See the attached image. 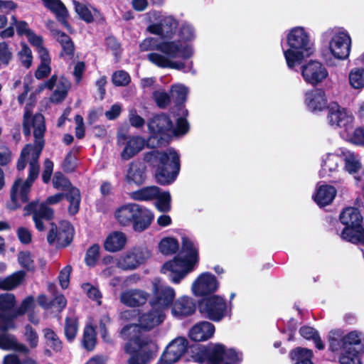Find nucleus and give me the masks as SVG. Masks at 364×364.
Instances as JSON below:
<instances>
[{"mask_svg": "<svg viewBox=\"0 0 364 364\" xmlns=\"http://www.w3.org/2000/svg\"><path fill=\"white\" fill-rule=\"evenodd\" d=\"M323 42L328 45L331 54L337 59L344 60L350 54L351 38L343 28L327 29L322 35Z\"/></svg>", "mask_w": 364, "mask_h": 364, "instance_id": "obj_8", "label": "nucleus"}, {"mask_svg": "<svg viewBox=\"0 0 364 364\" xmlns=\"http://www.w3.org/2000/svg\"><path fill=\"white\" fill-rule=\"evenodd\" d=\"M18 261L19 264L28 270H33L34 269L33 260L31 258V255L28 252H21L18 256Z\"/></svg>", "mask_w": 364, "mask_h": 364, "instance_id": "obj_61", "label": "nucleus"}, {"mask_svg": "<svg viewBox=\"0 0 364 364\" xmlns=\"http://www.w3.org/2000/svg\"><path fill=\"white\" fill-rule=\"evenodd\" d=\"M74 6L75 9V11L77 13V14L80 16V17L85 21L86 22H91L93 20V16L91 13V11L89 9V8L80 2L74 1Z\"/></svg>", "mask_w": 364, "mask_h": 364, "instance_id": "obj_56", "label": "nucleus"}, {"mask_svg": "<svg viewBox=\"0 0 364 364\" xmlns=\"http://www.w3.org/2000/svg\"><path fill=\"white\" fill-rule=\"evenodd\" d=\"M329 348L333 352L343 350L340 357L341 364H362L360 352L363 350L360 335L352 331L344 335L341 330H333L329 333Z\"/></svg>", "mask_w": 364, "mask_h": 364, "instance_id": "obj_3", "label": "nucleus"}, {"mask_svg": "<svg viewBox=\"0 0 364 364\" xmlns=\"http://www.w3.org/2000/svg\"><path fill=\"white\" fill-rule=\"evenodd\" d=\"M66 191L67 193L65 196L66 197L68 201L70 203L68 206V212L70 215H75L79 210L81 200L80 191L77 188L72 186Z\"/></svg>", "mask_w": 364, "mask_h": 364, "instance_id": "obj_42", "label": "nucleus"}, {"mask_svg": "<svg viewBox=\"0 0 364 364\" xmlns=\"http://www.w3.org/2000/svg\"><path fill=\"white\" fill-rule=\"evenodd\" d=\"M44 6L54 13L58 19L66 26L68 11L60 0H42Z\"/></svg>", "mask_w": 364, "mask_h": 364, "instance_id": "obj_39", "label": "nucleus"}, {"mask_svg": "<svg viewBox=\"0 0 364 364\" xmlns=\"http://www.w3.org/2000/svg\"><path fill=\"white\" fill-rule=\"evenodd\" d=\"M157 186H148L140 190L132 192L130 197L135 200H149L155 199L159 194Z\"/></svg>", "mask_w": 364, "mask_h": 364, "instance_id": "obj_41", "label": "nucleus"}, {"mask_svg": "<svg viewBox=\"0 0 364 364\" xmlns=\"http://www.w3.org/2000/svg\"><path fill=\"white\" fill-rule=\"evenodd\" d=\"M152 286L153 297L150 304L165 313L173 302L176 296L175 290L170 286L162 284L158 279L152 282Z\"/></svg>", "mask_w": 364, "mask_h": 364, "instance_id": "obj_14", "label": "nucleus"}, {"mask_svg": "<svg viewBox=\"0 0 364 364\" xmlns=\"http://www.w3.org/2000/svg\"><path fill=\"white\" fill-rule=\"evenodd\" d=\"M35 306V299L33 296H30L26 297L21 303V306L16 309L15 314L11 315V317L16 318L18 316L24 314L28 311H30Z\"/></svg>", "mask_w": 364, "mask_h": 364, "instance_id": "obj_57", "label": "nucleus"}, {"mask_svg": "<svg viewBox=\"0 0 364 364\" xmlns=\"http://www.w3.org/2000/svg\"><path fill=\"white\" fill-rule=\"evenodd\" d=\"M146 143L145 139L139 135L124 134L117 135L118 145L123 146L120 156L124 161H128L136 156L144 149Z\"/></svg>", "mask_w": 364, "mask_h": 364, "instance_id": "obj_16", "label": "nucleus"}, {"mask_svg": "<svg viewBox=\"0 0 364 364\" xmlns=\"http://www.w3.org/2000/svg\"><path fill=\"white\" fill-rule=\"evenodd\" d=\"M340 220L346 225L345 228L355 229L359 228L363 221V217L357 208L348 207L340 214Z\"/></svg>", "mask_w": 364, "mask_h": 364, "instance_id": "obj_32", "label": "nucleus"}, {"mask_svg": "<svg viewBox=\"0 0 364 364\" xmlns=\"http://www.w3.org/2000/svg\"><path fill=\"white\" fill-rule=\"evenodd\" d=\"M82 346L87 350L91 351L96 345V333L92 326H86L82 341Z\"/></svg>", "mask_w": 364, "mask_h": 364, "instance_id": "obj_47", "label": "nucleus"}, {"mask_svg": "<svg viewBox=\"0 0 364 364\" xmlns=\"http://www.w3.org/2000/svg\"><path fill=\"white\" fill-rule=\"evenodd\" d=\"M336 193L333 186L321 185L318 188L316 194L314 196V199L319 206H325L333 200Z\"/></svg>", "mask_w": 364, "mask_h": 364, "instance_id": "obj_35", "label": "nucleus"}, {"mask_svg": "<svg viewBox=\"0 0 364 364\" xmlns=\"http://www.w3.org/2000/svg\"><path fill=\"white\" fill-rule=\"evenodd\" d=\"M312 356L311 350L302 348H297L290 353V357L295 362L294 364H313Z\"/></svg>", "mask_w": 364, "mask_h": 364, "instance_id": "obj_45", "label": "nucleus"}, {"mask_svg": "<svg viewBox=\"0 0 364 364\" xmlns=\"http://www.w3.org/2000/svg\"><path fill=\"white\" fill-rule=\"evenodd\" d=\"M178 247V241L173 237H165L159 244V251L164 255H171L176 253Z\"/></svg>", "mask_w": 364, "mask_h": 364, "instance_id": "obj_46", "label": "nucleus"}, {"mask_svg": "<svg viewBox=\"0 0 364 364\" xmlns=\"http://www.w3.org/2000/svg\"><path fill=\"white\" fill-rule=\"evenodd\" d=\"M188 341L183 337L173 339L166 346L160 358L162 364H173L178 362L187 350Z\"/></svg>", "mask_w": 364, "mask_h": 364, "instance_id": "obj_20", "label": "nucleus"}, {"mask_svg": "<svg viewBox=\"0 0 364 364\" xmlns=\"http://www.w3.org/2000/svg\"><path fill=\"white\" fill-rule=\"evenodd\" d=\"M64 331L68 341H73L78 331V321L75 316L65 318Z\"/></svg>", "mask_w": 364, "mask_h": 364, "instance_id": "obj_48", "label": "nucleus"}, {"mask_svg": "<svg viewBox=\"0 0 364 364\" xmlns=\"http://www.w3.org/2000/svg\"><path fill=\"white\" fill-rule=\"evenodd\" d=\"M53 34L62 47L60 56L66 60H71L74 55L75 46L70 36L58 30H53Z\"/></svg>", "mask_w": 364, "mask_h": 364, "instance_id": "obj_33", "label": "nucleus"}, {"mask_svg": "<svg viewBox=\"0 0 364 364\" xmlns=\"http://www.w3.org/2000/svg\"><path fill=\"white\" fill-rule=\"evenodd\" d=\"M151 256L147 247H135L120 255L116 265L123 270H133L145 262Z\"/></svg>", "mask_w": 364, "mask_h": 364, "instance_id": "obj_15", "label": "nucleus"}, {"mask_svg": "<svg viewBox=\"0 0 364 364\" xmlns=\"http://www.w3.org/2000/svg\"><path fill=\"white\" fill-rule=\"evenodd\" d=\"M287 40L289 48L284 51V55L289 68L300 64L304 58L309 57L314 51V43L304 27L291 28Z\"/></svg>", "mask_w": 364, "mask_h": 364, "instance_id": "obj_5", "label": "nucleus"}, {"mask_svg": "<svg viewBox=\"0 0 364 364\" xmlns=\"http://www.w3.org/2000/svg\"><path fill=\"white\" fill-rule=\"evenodd\" d=\"M146 178V166L144 164L138 161L131 162L125 176L127 182L129 184L140 186L145 182Z\"/></svg>", "mask_w": 364, "mask_h": 364, "instance_id": "obj_28", "label": "nucleus"}, {"mask_svg": "<svg viewBox=\"0 0 364 364\" xmlns=\"http://www.w3.org/2000/svg\"><path fill=\"white\" fill-rule=\"evenodd\" d=\"M18 58L21 64L26 68H29L32 65L33 56L30 48L25 43L21 44V48L19 50Z\"/></svg>", "mask_w": 364, "mask_h": 364, "instance_id": "obj_53", "label": "nucleus"}, {"mask_svg": "<svg viewBox=\"0 0 364 364\" xmlns=\"http://www.w3.org/2000/svg\"><path fill=\"white\" fill-rule=\"evenodd\" d=\"M11 25L16 26V32L19 36H26L29 32L31 31L26 21H17L15 16H11Z\"/></svg>", "mask_w": 364, "mask_h": 364, "instance_id": "obj_63", "label": "nucleus"}, {"mask_svg": "<svg viewBox=\"0 0 364 364\" xmlns=\"http://www.w3.org/2000/svg\"><path fill=\"white\" fill-rule=\"evenodd\" d=\"M148 129L154 138L167 141L174 134V127L171 119L165 114H159L149 121Z\"/></svg>", "mask_w": 364, "mask_h": 364, "instance_id": "obj_17", "label": "nucleus"}, {"mask_svg": "<svg viewBox=\"0 0 364 364\" xmlns=\"http://www.w3.org/2000/svg\"><path fill=\"white\" fill-rule=\"evenodd\" d=\"M138 204L130 203L120 207L115 212V218L123 226L128 225L133 223L134 215L137 210Z\"/></svg>", "mask_w": 364, "mask_h": 364, "instance_id": "obj_37", "label": "nucleus"}, {"mask_svg": "<svg viewBox=\"0 0 364 364\" xmlns=\"http://www.w3.org/2000/svg\"><path fill=\"white\" fill-rule=\"evenodd\" d=\"M301 74L304 80L312 85H318L328 75L325 66L318 61H310L304 65Z\"/></svg>", "mask_w": 364, "mask_h": 364, "instance_id": "obj_22", "label": "nucleus"}, {"mask_svg": "<svg viewBox=\"0 0 364 364\" xmlns=\"http://www.w3.org/2000/svg\"><path fill=\"white\" fill-rule=\"evenodd\" d=\"M218 288L215 277L208 272L200 274L193 282L191 289L194 295L203 296L211 294Z\"/></svg>", "mask_w": 364, "mask_h": 364, "instance_id": "obj_23", "label": "nucleus"}, {"mask_svg": "<svg viewBox=\"0 0 364 364\" xmlns=\"http://www.w3.org/2000/svg\"><path fill=\"white\" fill-rule=\"evenodd\" d=\"M342 161H344V169L349 173H355L361 168V163L358 156L349 150L341 148Z\"/></svg>", "mask_w": 364, "mask_h": 364, "instance_id": "obj_38", "label": "nucleus"}, {"mask_svg": "<svg viewBox=\"0 0 364 364\" xmlns=\"http://www.w3.org/2000/svg\"><path fill=\"white\" fill-rule=\"evenodd\" d=\"M31 113L26 107L23 116V133L26 136L31 134V127H33L35 144H27L21 151L20 158L17 162L18 171L23 170L27 163L29 164V174L27 179L23 181L18 178L14 183L11 190V199L14 203L13 208H17L18 200L26 203L28 200V193L31 186L39 173L38 159L44 146L43 136L46 131L44 117L41 114H36L31 119Z\"/></svg>", "mask_w": 364, "mask_h": 364, "instance_id": "obj_1", "label": "nucleus"}, {"mask_svg": "<svg viewBox=\"0 0 364 364\" xmlns=\"http://www.w3.org/2000/svg\"><path fill=\"white\" fill-rule=\"evenodd\" d=\"M215 333V326L210 322L201 321L194 325L189 331V338L195 341L210 339Z\"/></svg>", "mask_w": 364, "mask_h": 364, "instance_id": "obj_27", "label": "nucleus"}, {"mask_svg": "<svg viewBox=\"0 0 364 364\" xmlns=\"http://www.w3.org/2000/svg\"><path fill=\"white\" fill-rule=\"evenodd\" d=\"M150 23L146 31L151 34L161 38V41H173L178 28V20L171 15H162L160 12L152 11L147 14Z\"/></svg>", "mask_w": 364, "mask_h": 364, "instance_id": "obj_9", "label": "nucleus"}, {"mask_svg": "<svg viewBox=\"0 0 364 364\" xmlns=\"http://www.w3.org/2000/svg\"><path fill=\"white\" fill-rule=\"evenodd\" d=\"M25 272L18 271L6 277L0 278V289L11 290L18 287L23 281Z\"/></svg>", "mask_w": 364, "mask_h": 364, "instance_id": "obj_43", "label": "nucleus"}, {"mask_svg": "<svg viewBox=\"0 0 364 364\" xmlns=\"http://www.w3.org/2000/svg\"><path fill=\"white\" fill-rule=\"evenodd\" d=\"M144 161L156 168V178L161 185L172 183L179 171V156L173 149L160 152L152 151L144 156Z\"/></svg>", "mask_w": 364, "mask_h": 364, "instance_id": "obj_4", "label": "nucleus"}, {"mask_svg": "<svg viewBox=\"0 0 364 364\" xmlns=\"http://www.w3.org/2000/svg\"><path fill=\"white\" fill-rule=\"evenodd\" d=\"M44 87L53 91H68L70 88V82L64 76L53 75Z\"/></svg>", "mask_w": 364, "mask_h": 364, "instance_id": "obj_40", "label": "nucleus"}, {"mask_svg": "<svg viewBox=\"0 0 364 364\" xmlns=\"http://www.w3.org/2000/svg\"><path fill=\"white\" fill-rule=\"evenodd\" d=\"M12 58V53L5 42H0V62L3 65H7Z\"/></svg>", "mask_w": 364, "mask_h": 364, "instance_id": "obj_62", "label": "nucleus"}, {"mask_svg": "<svg viewBox=\"0 0 364 364\" xmlns=\"http://www.w3.org/2000/svg\"><path fill=\"white\" fill-rule=\"evenodd\" d=\"M73 234L74 229L68 222L61 223L59 228L53 223H50L47 240L50 245L56 242L58 246L65 247L71 242Z\"/></svg>", "mask_w": 364, "mask_h": 364, "instance_id": "obj_19", "label": "nucleus"}, {"mask_svg": "<svg viewBox=\"0 0 364 364\" xmlns=\"http://www.w3.org/2000/svg\"><path fill=\"white\" fill-rule=\"evenodd\" d=\"M9 330L2 328L0 323V348L5 350H14L25 354L28 353V348L24 344L18 343L14 336L7 333L6 331Z\"/></svg>", "mask_w": 364, "mask_h": 364, "instance_id": "obj_29", "label": "nucleus"}, {"mask_svg": "<svg viewBox=\"0 0 364 364\" xmlns=\"http://www.w3.org/2000/svg\"><path fill=\"white\" fill-rule=\"evenodd\" d=\"M178 38L168 41L164 44V49L171 55L172 59L188 60L194 55L193 41L196 37L193 26L188 22H183L178 28Z\"/></svg>", "mask_w": 364, "mask_h": 364, "instance_id": "obj_6", "label": "nucleus"}, {"mask_svg": "<svg viewBox=\"0 0 364 364\" xmlns=\"http://www.w3.org/2000/svg\"><path fill=\"white\" fill-rule=\"evenodd\" d=\"M194 358L200 363L207 361L208 364H220L225 359L235 363L239 361L241 357L235 349H226L220 343H209L198 347Z\"/></svg>", "mask_w": 364, "mask_h": 364, "instance_id": "obj_10", "label": "nucleus"}, {"mask_svg": "<svg viewBox=\"0 0 364 364\" xmlns=\"http://www.w3.org/2000/svg\"><path fill=\"white\" fill-rule=\"evenodd\" d=\"M305 103L308 109L311 112L323 109L327 105L325 92H307L305 97Z\"/></svg>", "mask_w": 364, "mask_h": 364, "instance_id": "obj_36", "label": "nucleus"}, {"mask_svg": "<svg viewBox=\"0 0 364 364\" xmlns=\"http://www.w3.org/2000/svg\"><path fill=\"white\" fill-rule=\"evenodd\" d=\"M167 41H159L155 37H148L139 44V49L141 51H159L160 53H151L147 55L148 60L158 67L186 71V66L183 62L173 60L171 55L164 50L163 46Z\"/></svg>", "mask_w": 364, "mask_h": 364, "instance_id": "obj_7", "label": "nucleus"}, {"mask_svg": "<svg viewBox=\"0 0 364 364\" xmlns=\"http://www.w3.org/2000/svg\"><path fill=\"white\" fill-rule=\"evenodd\" d=\"M153 218L154 215L149 210L138 205L133 220L134 230L136 232L144 231L151 225Z\"/></svg>", "mask_w": 364, "mask_h": 364, "instance_id": "obj_31", "label": "nucleus"}, {"mask_svg": "<svg viewBox=\"0 0 364 364\" xmlns=\"http://www.w3.org/2000/svg\"><path fill=\"white\" fill-rule=\"evenodd\" d=\"M328 121L331 127L348 131L353 127V117L345 108L333 102L328 107Z\"/></svg>", "mask_w": 364, "mask_h": 364, "instance_id": "obj_18", "label": "nucleus"}, {"mask_svg": "<svg viewBox=\"0 0 364 364\" xmlns=\"http://www.w3.org/2000/svg\"><path fill=\"white\" fill-rule=\"evenodd\" d=\"M82 289L90 299L96 301L98 304H101L102 294L97 287L89 283H85L82 285Z\"/></svg>", "mask_w": 364, "mask_h": 364, "instance_id": "obj_59", "label": "nucleus"}, {"mask_svg": "<svg viewBox=\"0 0 364 364\" xmlns=\"http://www.w3.org/2000/svg\"><path fill=\"white\" fill-rule=\"evenodd\" d=\"M300 334L306 339H312L315 343L316 347L322 350L324 348V346L321 340V338L318 333V332L313 328L310 326H304L300 328Z\"/></svg>", "mask_w": 364, "mask_h": 364, "instance_id": "obj_49", "label": "nucleus"}, {"mask_svg": "<svg viewBox=\"0 0 364 364\" xmlns=\"http://www.w3.org/2000/svg\"><path fill=\"white\" fill-rule=\"evenodd\" d=\"M150 294L141 289H127L119 294L120 302L128 307H140L146 304Z\"/></svg>", "mask_w": 364, "mask_h": 364, "instance_id": "obj_24", "label": "nucleus"}, {"mask_svg": "<svg viewBox=\"0 0 364 364\" xmlns=\"http://www.w3.org/2000/svg\"><path fill=\"white\" fill-rule=\"evenodd\" d=\"M198 309L204 317L213 321H220L228 314L227 303L219 296L202 299L199 302Z\"/></svg>", "mask_w": 364, "mask_h": 364, "instance_id": "obj_13", "label": "nucleus"}, {"mask_svg": "<svg viewBox=\"0 0 364 364\" xmlns=\"http://www.w3.org/2000/svg\"><path fill=\"white\" fill-rule=\"evenodd\" d=\"M196 305L193 299L188 296H181L172 304L171 313L178 318H182L193 314Z\"/></svg>", "mask_w": 364, "mask_h": 364, "instance_id": "obj_26", "label": "nucleus"}, {"mask_svg": "<svg viewBox=\"0 0 364 364\" xmlns=\"http://www.w3.org/2000/svg\"><path fill=\"white\" fill-rule=\"evenodd\" d=\"M112 82L116 86H126L131 80L129 75L124 70H118L112 74Z\"/></svg>", "mask_w": 364, "mask_h": 364, "instance_id": "obj_58", "label": "nucleus"}, {"mask_svg": "<svg viewBox=\"0 0 364 364\" xmlns=\"http://www.w3.org/2000/svg\"><path fill=\"white\" fill-rule=\"evenodd\" d=\"M138 327L136 325H129L124 327L121 331L122 336L127 339L128 342L125 346V351L132 356L128 360L129 364H147L148 358L139 351L147 346L149 341L141 336L131 335V332H136Z\"/></svg>", "mask_w": 364, "mask_h": 364, "instance_id": "obj_12", "label": "nucleus"}, {"mask_svg": "<svg viewBox=\"0 0 364 364\" xmlns=\"http://www.w3.org/2000/svg\"><path fill=\"white\" fill-rule=\"evenodd\" d=\"M156 207L161 212H168L171 210V195L169 192L164 191L160 192L159 196L156 198Z\"/></svg>", "mask_w": 364, "mask_h": 364, "instance_id": "obj_51", "label": "nucleus"}, {"mask_svg": "<svg viewBox=\"0 0 364 364\" xmlns=\"http://www.w3.org/2000/svg\"><path fill=\"white\" fill-rule=\"evenodd\" d=\"M349 82L354 89L364 87V68L353 69L349 74Z\"/></svg>", "mask_w": 364, "mask_h": 364, "instance_id": "obj_50", "label": "nucleus"}, {"mask_svg": "<svg viewBox=\"0 0 364 364\" xmlns=\"http://www.w3.org/2000/svg\"><path fill=\"white\" fill-rule=\"evenodd\" d=\"M43 332L47 345L55 351H60L62 349V343L55 332L50 328H46Z\"/></svg>", "mask_w": 364, "mask_h": 364, "instance_id": "obj_52", "label": "nucleus"}, {"mask_svg": "<svg viewBox=\"0 0 364 364\" xmlns=\"http://www.w3.org/2000/svg\"><path fill=\"white\" fill-rule=\"evenodd\" d=\"M100 247L98 245L95 244L92 245L87 251L85 255V262L89 266H93L95 264L97 260L100 257Z\"/></svg>", "mask_w": 364, "mask_h": 364, "instance_id": "obj_60", "label": "nucleus"}, {"mask_svg": "<svg viewBox=\"0 0 364 364\" xmlns=\"http://www.w3.org/2000/svg\"><path fill=\"white\" fill-rule=\"evenodd\" d=\"M53 184L55 188L66 191L72 187L70 181L61 173H55L53 178Z\"/></svg>", "mask_w": 364, "mask_h": 364, "instance_id": "obj_55", "label": "nucleus"}, {"mask_svg": "<svg viewBox=\"0 0 364 364\" xmlns=\"http://www.w3.org/2000/svg\"><path fill=\"white\" fill-rule=\"evenodd\" d=\"M198 262V248L190 239L183 237L181 250L173 259L163 264L161 272L166 274L172 283L177 284L194 269Z\"/></svg>", "mask_w": 364, "mask_h": 364, "instance_id": "obj_2", "label": "nucleus"}, {"mask_svg": "<svg viewBox=\"0 0 364 364\" xmlns=\"http://www.w3.org/2000/svg\"><path fill=\"white\" fill-rule=\"evenodd\" d=\"M164 318L165 313L162 312V310L151 306L149 311L140 315L139 318V325H137L138 329H139L140 327L146 330H151L162 323ZM135 325L136 326V324ZM131 335L141 336L139 330L136 332H131Z\"/></svg>", "mask_w": 364, "mask_h": 364, "instance_id": "obj_25", "label": "nucleus"}, {"mask_svg": "<svg viewBox=\"0 0 364 364\" xmlns=\"http://www.w3.org/2000/svg\"><path fill=\"white\" fill-rule=\"evenodd\" d=\"M65 197L63 193H57L48 197L46 203L33 201L24 207V215L33 214V220L35 223L36 228L39 231H43L45 226L43 220L49 221L53 217V210L47 206V204L54 205L63 200Z\"/></svg>", "mask_w": 364, "mask_h": 364, "instance_id": "obj_11", "label": "nucleus"}, {"mask_svg": "<svg viewBox=\"0 0 364 364\" xmlns=\"http://www.w3.org/2000/svg\"><path fill=\"white\" fill-rule=\"evenodd\" d=\"M127 235L120 231L111 232L105 240L104 247L109 252H116L124 249L127 244Z\"/></svg>", "mask_w": 364, "mask_h": 364, "instance_id": "obj_30", "label": "nucleus"}, {"mask_svg": "<svg viewBox=\"0 0 364 364\" xmlns=\"http://www.w3.org/2000/svg\"><path fill=\"white\" fill-rule=\"evenodd\" d=\"M15 296L11 294H3L0 295V323L4 329H13L15 328L13 320L15 317L11 315L15 314L14 309Z\"/></svg>", "mask_w": 364, "mask_h": 364, "instance_id": "obj_21", "label": "nucleus"}, {"mask_svg": "<svg viewBox=\"0 0 364 364\" xmlns=\"http://www.w3.org/2000/svg\"><path fill=\"white\" fill-rule=\"evenodd\" d=\"M343 240L352 243H361L364 245V228H355V229L344 228L341 234Z\"/></svg>", "mask_w": 364, "mask_h": 364, "instance_id": "obj_44", "label": "nucleus"}, {"mask_svg": "<svg viewBox=\"0 0 364 364\" xmlns=\"http://www.w3.org/2000/svg\"><path fill=\"white\" fill-rule=\"evenodd\" d=\"M71 271L72 267L70 265H67L60 271L59 274V282L63 289H66L69 285Z\"/></svg>", "mask_w": 364, "mask_h": 364, "instance_id": "obj_64", "label": "nucleus"}, {"mask_svg": "<svg viewBox=\"0 0 364 364\" xmlns=\"http://www.w3.org/2000/svg\"><path fill=\"white\" fill-rule=\"evenodd\" d=\"M342 163V155L341 149H337L334 153L328 154L323 160L321 174H326L336 172L338 170Z\"/></svg>", "mask_w": 364, "mask_h": 364, "instance_id": "obj_34", "label": "nucleus"}, {"mask_svg": "<svg viewBox=\"0 0 364 364\" xmlns=\"http://www.w3.org/2000/svg\"><path fill=\"white\" fill-rule=\"evenodd\" d=\"M25 341L31 348H35L38 345V335L36 331L30 325L25 326Z\"/></svg>", "mask_w": 364, "mask_h": 364, "instance_id": "obj_54", "label": "nucleus"}]
</instances>
